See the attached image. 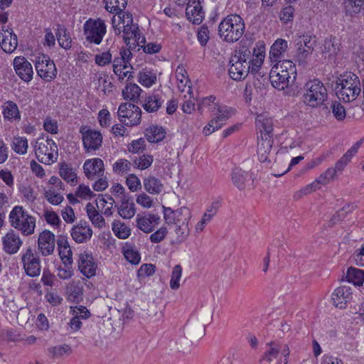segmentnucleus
<instances>
[{
	"label": "nucleus",
	"mask_w": 364,
	"mask_h": 364,
	"mask_svg": "<svg viewBox=\"0 0 364 364\" xmlns=\"http://www.w3.org/2000/svg\"><path fill=\"white\" fill-rule=\"evenodd\" d=\"M122 253L125 259L132 264H138L141 261V255L136 247L131 243L126 242L122 247Z\"/></svg>",
	"instance_id": "79ce46f5"
},
{
	"label": "nucleus",
	"mask_w": 364,
	"mask_h": 364,
	"mask_svg": "<svg viewBox=\"0 0 364 364\" xmlns=\"http://www.w3.org/2000/svg\"><path fill=\"white\" fill-rule=\"evenodd\" d=\"M245 29L243 19L237 14L228 15L223 19L218 26L220 37L228 43L237 41L244 34Z\"/></svg>",
	"instance_id": "39448f33"
},
{
	"label": "nucleus",
	"mask_w": 364,
	"mask_h": 364,
	"mask_svg": "<svg viewBox=\"0 0 364 364\" xmlns=\"http://www.w3.org/2000/svg\"><path fill=\"white\" fill-rule=\"evenodd\" d=\"M107 33V26L100 18H89L83 25L85 40L90 43L100 45Z\"/></svg>",
	"instance_id": "1a4fd4ad"
},
{
	"label": "nucleus",
	"mask_w": 364,
	"mask_h": 364,
	"mask_svg": "<svg viewBox=\"0 0 364 364\" xmlns=\"http://www.w3.org/2000/svg\"><path fill=\"white\" fill-rule=\"evenodd\" d=\"M272 136H258L257 154L260 162H271L274 158Z\"/></svg>",
	"instance_id": "f3484780"
},
{
	"label": "nucleus",
	"mask_w": 364,
	"mask_h": 364,
	"mask_svg": "<svg viewBox=\"0 0 364 364\" xmlns=\"http://www.w3.org/2000/svg\"><path fill=\"white\" fill-rule=\"evenodd\" d=\"M327 99V89L318 79L308 80L301 89L302 102L309 108H318L324 105Z\"/></svg>",
	"instance_id": "f03ea898"
},
{
	"label": "nucleus",
	"mask_w": 364,
	"mask_h": 364,
	"mask_svg": "<svg viewBox=\"0 0 364 364\" xmlns=\"http://www.w3.org/2000/svg\"><path fill=\"white\" fill-rule=\"evenodd\" d=\"M64 188L46 187L44 191V197L46 200L53 205H58L64 200Z\"/></svg>",
	"instance_id": "c9c22d12"
},
{
	"label": "nucleus",
	"mask_w": 364,
	"mask_h": 364,
	"mask_svg": "<svg viewBox=\"0 0 364 364\" xmlns=\"http://www.w3.org/2000/svg\"><path fill=\"white\" fill-rule=\"evenodd\" d=\"M186 14L188 19L195 24H200L204 18V12L199 1H189Z\"/></svg>",
	"instance_id": "7c9ffc66"
},
{
	"label": "nucleus",
	"mask_w": 364,
	"mask_h": 364,
	"mask_svg": "<svg viewBox=\"0 0 364 364\" xmlns=\"http://www.w3.org/2000/svg\"><path fill=\"white\" fill-rule=\"evenodd\" d=\"M130 54L129 50L122 51L121 57L114 58L113 60V71L120 81L127 82L132 77L133 68L128 60Z\"/></svg>",
	"instance_id": "f8f14e48"
},
{
	"label": "nucleus",
	"mask_w": 364,
	"mask_h": 364,
	"mask_svg": "<svg viewBox=\"0 0 364 364\" xmlns=\"http://www.w3.org/2000/svg\"><path fill=\"white\" fill-rule=\"evenodd\" d=\"M319 190L316 183L313 181L312 183L302 187L299 191L295 192L293 195L294 200H299L304 196H307L316 191Z\"/></svg>",
	"instance_id": "338daca9"
},
{
	"label": "nucleus",
	"mask_w": 364,
	"mask_h": 364,
	"mask_svg": "<svg viewBox=\"0 0 364 364\" xmlns=\"http://www.w3.org/2000/svg\"><path fill=\"white\" fill-rule=\"evenodd\" d=\"M95 194L88 186L80 184L76 189L75 196L82 200H91Z\"/></svg>",
	"instance_id": "774afa93"
},
{
	"label": "nucleus",
	"mask_w": 364,
	"mask_h": 364,
	"mask_svg": "<svg viewBox=\"0 0 364 364\" xmlns=\"http://www.w3.org/2000/svg\"><path fill=\"white\" fill-rule=\"evenodd\" d=\"M55 246V235L50 230L41 232L38 238V250L43 256H49L54 252Z\"/></svg>",
	"instance_id": "412c9836"
},
{
	"label": "nucleus",
	"mask_w": 364,
	"mask_h": 364,
	"mask_svg": "<svg viewBox=\"0 0 364 364\" xmlns=\"http://www.w3.org/2000/svg\"><path fill=\"white\" fill-rule=\"evenodd\" d=\"M132 166L133 162L132 163L127 159L121 158L112 164V171L116 175L123 176L130 172Z\"/></svg>",
	"instance_id": "de8ad7c7"
},
{
	"label": "nucleus",
	"mask_w": 364,
	"mask_h": 364,
	"mask_svg": "<svg viewBox=\"0 0 364 364\" xmlns=\"http://www.w3.org/2000/svg\"><path fill=\"white\" fill-rule=\"evenodd\" d=\"M352 289L348 286H341L334 289L331 294L333 304L339 309H345L352 300Z\"/></svg>",
	"instance_id": "4be33fe9"
},
{
	"label": "nucleus",
	"mask_w": 364,
	"mask_h": 364,
	"mask_svg": "<svg viewBox=\"0 0 364 364\" xmlns=\"http://www.w3.org/2000/svg\"><path fill=\"white\" fill-rule=\"evenodd\" d=\"M164 219L168 224H182L188 223L191 218V212L186 207H181L176 210L171 208H164Z\"/></svg>",
	"instance_id": "2eb2a0df"
},
{
	"label": "nucleus",
	"mask_w": 364,
	"mask_h": 364,
	"mask_svg": "<svg viewBox=\"0 0 364 364\" xmlns=\"http://www.w3.org/2000/svg\"><path fill=\"white\" fill-rule=\"evenodd\" d=\"M142 89L135 83L127 84L122 90L123 97L129 101L136 102L139 98Z\"/></svg>",
	"instance_id": "49530a36"
},
{
	"label": "nucleus",
	"mask_w": 364,
	"mask_h": 364,
	"mask_svg": "<svg viewBox=\"0 0 364 364\" xmlns=\"http://www.w3.org/2000/svg\"><path fill=\"white\" fill-rule=\"evenodd\" d=\"M247 178V173L241 169H235L232 173V181L240 190L245 188Z\"/></svg>",
	"instance_id": "bf43d9fd"
},
{
	"label": "nucleus",
	"mask_w": 364,
	"mask_h": 364,
	"mask_svg": "<svg viewBox=\"0 0 364 364\" xmlns=\"http://www.w3.org/2000/svg\"><path fill=\"white\" fill-rule=\"evenodd\" d=\"M360 80L352 73L341 75L336 81V95L345 102L355 100L360 93Z\"/></svg>",
	"instance_id": "20e7f679"
},
{
	"label": "nucleus",
	"mask_w": 364,
	"mask_h": 364,
	"mask_svg": "<svg viewBox=\"0 0 364 364\" xmlns=\"http://www.w3.org/2000/svg\"><path fill=\"white\" fill-rule=\"evenodd\" d=\"M82 144L86 152L98 150L102 144V135L100 132L91 129L86 126L80 129Z\"/></svg>",
	"instance_id": "4468645a"
},
{
	"label": "nucleus",
	"mask_w": 364,
	"mask_h": 364,
	"mask_svg": "<svg viewBox=\"0 0 364 364\" xmlns=\"http://www.w3.org/2000/svg\"><path fill=\"white\" fill-rule=\"evenodd\" d=\"M289 353V348L287 344L271 342L267 344V348L264 353L263 360L271 362L280 354L284 358V360H281V363L287 364Z\"/></svg>",
	"instance_id": "dca6fc26"
},
{
	"label": "nucleus",
	"mask_w": 364,
	"mask_h": 364,
	"mask_svg": "<svg viewBox=\"0 0 364 364\" xmlns=\"http://www.w3.org/2000/svg\"><path fill=\"white\" fill-rule=\"evenodd\" d=\"M218 105L219 102L213 95L202 97L198 102V107L200 112L208 109L210 112H214Z\"/></svg>",
	"instance_id": "603ef678"
},
{
	"label": "nucleus",
	"mask_w": 364,
	"mask_h": 364,
	"mask_svg": "<svg viewBox=\"0 0 364 364\" xmlns=\"http://www.w3.org/2000/svg\"><path fill=\"white\" fill-rule=\"evenodd\" d=\"M70 235L77 243H84L91 239L92 230L88 223L80 221L71 228Z\"/></svg>",
	"instance_id": "b1692460"
},
{
	"label": "nucleus",
	"mask_w": 364,
	"mask_h": 364,
	"mask_svg": "<svg viewBox=\"0 0 364 364\" xmlns=\"http://www.w3.org/2000/svg\"><path fill=\"white\" fill-rule=\"evenodd\" d=\"M0 45L6 53L14 52L18 46L16 35L11 31L2 29L0 31Z\"/></svg>",
	"instance_id": "cd10ccee"
},
{
	"label": "nucleus",
	"mask_w": 364,
	"mask_h": 364,
	"mask_svg": "<svg viewBox=\"0 0 364 364\" xmlns=\"http://www.w3.org/2000/svg\"><path fill=\"white\" fill-rule=\"evenodd\" d=\"M252 52L247 48L240 49L230 60L229 74L232 79L241 80L245 79L250 70Z\"/></svg>",
	"instance_id": "423d86ee"
},
{
	"label": "nucleus",
	"mask_w": 364,
	"mask_h": 364,
	"mask_svg": "<svg viewBox=\"0 0 364 364\" xmlns=\"http://www.w3.org/2000/svg\"><path fill=\"white\" fill-rule=\"evenodd\" d=\"M256 126L259 130V136H272L273 121L267 114H259L256 118Z\"/></svg>",
	"instance_id": "72a5a7b5"
},
{
	"label": "nucleus",
	"mask_w": 364,
	"mask_h": 364,
	"mask_svg": "<svg viewBox=\"0 0 364 364\" xmlns=\"http://www.w3.org/2000/svg\"><path fill=\"white\" fill-rule=\"evenodd\" d=\"M87 215L95 227L98 228H102L105 227V220L101 214L99 213V210L96 209L95 207L91 203H87L86 205Z\"/></svg>",
	"instance_id": "e433bc0d"
},
{
	"label": "nucleus",
	"mask_w": 364,
	"mask_h": 364,
	"mask_svg": "<svg viewBox=\"0 0 364 364\" xmlns=\"http://www.w3.org/2000/svg\"><path fill=\"white\" fill-rule=\"evenodd\" d=\"M34 151L38 160L45 164H52L58 159V146L51 139H37L34 144Z\"/></svg>",
	"instance_id": "6e6552de"
},
{
	"label": "nucleus",
	"mask_w": 364,
	"mask_h": 364,
	"mask_svg": "<svg viewBox=\"0 0 364 364\" xmlns=\"http://www.w3.org/2000/svg\"><path fill=\"white\" fill-rule=\"evenodd\" d=\"M157 71L152 68H145L139 71L137 81L143 87L149 88L157 82Z\"/></svg>",
	"instance_id": "2f4dec72"
},
{
	"label": "nucleus",
	"mask_w": 364,
	"mask_h": 364,
	"mask_svg": "<svg viewBox=\"0 0 364 364\" xmlns=\"http://www.w3.org/2000/svg\"><path fill=\"white\" fill-rule=\"evenodd\" d=\"M296 69L295 64L289 60H283L275 63L269 73V80L274 87L283 90L289 85L291 76L295 79Z\"/></svg>",
	"instance_id": "7ed1b4c3"
},
{
	"label": "nucleus",
	"mask_w": 364,
	"mask_h": 364,
	"mask_svg": "<svg viewBox=\"0 0 364 364\" xmlns=\"http://www.w3.org/2000/svg\"><path fill=\"white\" fill-rule=\"evenodd\" d=\"M146 149V141L143 138L132 141L127 145V150L132 154L142 153Z\"/></svg>",
	"instance_id": "e2e57ef3"
},
{
	"label": "nucleus",
	"mask_w": 364,
	"mask_h": 364,
	"mask_svg": "<svg viewBox=\"0 0 364 364\" xmlns=\"http://www.w3.org/2000/svg\"><path fill=\"white\" fill-rule=\"evenodd\" d=\"M60 258L63 263L73 264V252L67 240L58 242Z\"/></svg>",
	"instance_id": "8fccbe9b"
},
{
	"label": "nucleus",
	"mask_w": 364,
	"mask_h": 364,
	"mask_svg": "<svg viewBox=\"0 0 364 364\" xmlns=\"http://www.w3.org/2000/svg\"><path fill=\"white\" fill-rule=\"evenodd\" d=\"M141 109L139 107L131 103H123L118 109L119 121L126 126H136L141 120Z\"/></svg>",
	"instance_id": "9b49d317"
},
{
	"label": "nucleus",
	"mask_w": 364,
	"mask_h": 364,
	"mask_svg": "<svg viewBox=\"0 0 364 364\" xmlns=\"http://www.w3.org/2000/svg\"><path fill=\"white\" fill-rule=\"evenodd\" d=\"M77 266L80 272L87 278L96 274L97 264L92 255L87 251H82L78 255Z\"/></svg>",
	"instance_id": "a211bd4d"
},
{
	"label": "nucleus",
	"mask_w": 364,
	"mask_h": 364,
	"mask_svg": "<svg viewBox=\"0 0 364 364\" xmlns=\"http://www.w3.org/2000/svg\"><path fill=\"white\" fill-rule=\"evenodd\" d=\"M343 4L346 15L351 16L359 14L364 6V4H360L359 1H355V0H344Z\"/></svg>",
	"instance_id": "13d9d810"
},
{
	"label": "nucleus",
	"mask_w": 364,
	"mask_h": 364,
	"mask_svg": "<svg viewBox=\"0 0 364 364\" xmlns=\"http://www.w3.org/2000/svg\"><path fill=\"white\" fill-rule=\"evenodd\" d=\"M35 67L38 75L43 80L50 82L57 75L54 62L45 54H39L36 58Z\"/></svg>",
	"instance_id": "9d476101"
},
{
	"label": "nucleus",
	"mask_w": 364,
	"mask_h": 364,
	"mask_svg": "<svg viewBox=\"0 0 364 364\" xmlns=\"http://www.w3.org/2000/svg\"><path fill=\"white\" fill-rule=\"evenodd\" d=\"M1 112L4 120L10 122H19L21 119L18 105L11 100L6 101L2 105Z\"/></svg>",
	"instance_id": "c85d7f7f"
},
{
	"label": "nucleus",
	"mask_w": 364,
	"mask_h": 364,
	"mask_svg": "<svg viewBox=\"0 0 364 364\" xmlns=\"http://www.w3.org/2000/svg\"><path fill=\"white\" fill-rule=\"evenodd\" d=\"M114 204V198L108 195H99L96 200L97 209L106 217H109L113 214Z\"/></svg>",
	"instance_id": "f704fd0d"
},
{
	"label": "nucleus",
	"mask_w": 364,
	"mask_h": 364,
	"mask_svg": "<svg viewBox=\"0 0 364 364\" xmlns=\"http://www.w3.org/2000/svg\"><path fill=\"white\" fill-rule=\"evenodd\" d=\"M57 277L63 280H68L71 279L74 274L75 270L73 264H67L62 262L56 266Z\"/></svg>",
	"instance_id": "864d4df0"
},
{
	"label": "nucleus",
	"mask_w": 364,
	"mask_h": 364,
	"mask_svg": "<svg viewBox=\"0 0 364 364\" xmlns=\"http://www.w3.org/2000/svg\"><path fill=\"white\" fill-rule=\"evenodd\" d=\"M176 77L177 82V87L180 91H185V89L187 86L188 89H190V86L188 85L190 81L187 75V72L183 67L178 66L176 68Z\"/></svg>",
	"instance_id": "6e6d98bb"
},
{
	"label": "nucleus",
	"mask_w": 364,
	"mask_h": 364,
	"mask_svg": "<svg viewBox=\"0 0 364 364\" xmlns=\"http://www.w3.org/2000/svg\"><path fill=\"white\" fill-rule=\"evenodd\" d=\"M118 214L124 219H131L136 213V207L132 201L125 200L117 208Z\"/></svg>",
	"instance_id": "09e8293b"
},
{
	"label": "nucleus",
	"mask_w": 364,
	"mask_h": 364,
	"mask_svg": "<svg viewBox=\"0 0 364 364\" xmlns=\"http://www.w3.org/2000/svg\"><path fill=\"white\" fill-rule=\"evenodd\" d=\"M182 277V267L180 264L175 265L172 269L170 287L171 289L176 290L180 287V281Z\"/></svg>",
	"instance_id": "052dcab7"
},
{
	"label": "nucleus",
	"mask_w": 364,
	"mask_h": 364,
	"mask_svg": "<svg viewBox=\"0 0 364 364\" xmlns=\"http://www.w3.org/2000/svg\"><path fill=\"white\" fill-rule=\"evenodd\" d=\"M59 174L64 181L70 183L71 186H75L77 184V174L70 165L66 163L60 164Z\"/></svg>",
	"instance_id": "4c0bfd02"
},
{
	"label": "nucleus",
	"mask_w": 364,
	"mask_h": 364,
	"mask_svg": "<svg viewBox=\"0 0 364 364\" xmlns=\"http://www.w3.org/2000/svg\"><path fill=\"white\" fill-rule=\"evenodd\" d=\"M145 136L149 142L157 143L164 139L166 131L162 127L151 126L146 129Z\"/></svg>",
	"instance_id": "37998d69"
},
{
	"label": "nucleus",
	"mask_w": 364,
	"mask_h": 364,
	"mask_svg": "<svg viewBox=\"0 0 364 364\" xmlns=\"http://www.w3.org/2000/svg\"><path fill=\"white\" fill-rule=\"evenodd\" d=\"M58 41L59 45L64 49H69L71 47V39L69 33L64 28L58 29Z\"/></svg>",
	"instance_id": "69168bd1"
},
{
	"label": "nucleus",
	"mask_w": 364,
	"mask_h": 364,
	"mask_svg": "<svg viewBox=\"0 0 364 364\" xmlns=\"http://www.w3.org/2000/svg\"><path fill=\"white\" fill-rule=\"evenodd\" d=\"M112 230L114 235L121 240L127 239L132 232L129 225L119 220H114L112 223Z\"/></svg>",
	"instance_id": "ea45409f"
},
{
	"label": "nucleus",
	"mask_w": 364,
	"mask_h": 364,
	"mask_svg": "<svg viewBox=\"0 0 364 364\" xmlns=\"http://www.w3.org/2000/svg\"><path fill=\"white\" fill-rule=\"evenodd\" d=\"M12 149L18 154H26L28 151V140L23 136H14L11 143Z\"/></svg>",
	"instance_id": "5fc2aeb1"
},
{
	"label": "nucleus",
	"mask_w": 364,
	"mask_h": 364,
	"mask_svg": "<svg viewBox=\"0 0 364 364\" xmlns=\"http://www.w3.org/2000/svg\"><path fill=\"white\" fill-rule=\"evenodd\" d=\"M13 65L16 75L23 81L26 82L31 81L33 76V67L25 57H16L14 60Z\"/></svg>",
	"instance_id": "aec40b11"
},
{
	"label": "nucleus",
	"mask_w": 364,
	"mask_h": 364,
	"mask_svg": "<svg viewBox=\"0 0 364 364\" xmlns=\"http://www.w3.org/2000/svg\"><path fill=\"white\" fill-rule=\"evenodd\" d=\"M127 4V0H105L106 10L116 14L112 19L114 33L116 35L122 33L124 41L128 46L139 41L140 33L138 27L132 23V14L123 12Z\"/></svg>",
	"instance_id": "f257e3e1"
},
{
	"label": "nucleus",
	"mask_w": 364,
	"mask_h": 364,
	"mask_svg": "<svg viewBox=\"0 0 364 364\" xmlns=\"http://www.w3.org/2000/svg\"><path fill=\"white\" fill-rule=\"evenodd\" d=\"M11 225L18 230L24 235H30L34 232L36 218L29 215L21 206H15L9 214Z\"/></svg>",
	"instance_id": "0eeeda50"
},
{
	"label": "nucleus",
	"mask_w": 364,
	"mask_h": 364,
	"mask_svg": "<svg viewBox=\"0 0 364 364\" xmlns=\"http://www.w3.org/2000/svg\"><path fill=\"white\" fill-rule=\"evenodd\" d=\"M85 175L90 180L102 176L105 172L103 161L100 158L87 159L83 164Z\"/></svg>",
	"instance_id": "5701e85b"
},
{
	"label": "nucleus",
	"mask_w": 364,
	"mask_h": 364,
	"mask_svg": "<svg viewBox=\"0 0 364 364\" xmlns=\"http://www.w3.org/2000/svg\"><path fill=\"white\" fill-rule=\"evenodd\" d=\"M164 100L156 94H151L147 96L143 103V108L148 112H156L163 104Z\"/></svg>",
	"instance_id": "a19ab883"
},
{
	"label": "nucleus",
	"mask_w": 364,
	"mask_h": 364,
	"mask_svg": "<svg viewBox=\"0 0 364 364\" xmlns=\"http://www.w3.org/2000/svg\"><path fill=\"white\" fill-rule=\"evenodd\" d=\"M336 176L337 173L336 172L335 169L333 168V167H328L322 173H321L314 181V182L316 183L318 189H320L322 186L328 184L336 177Z\"/></svg>",
	"instance_id": "3c124183"
},
{
	"label": "nucleus",
	"mask_w": 364,
	"mask_h": 364,
	"mask_svg": "<svg viewBox=\"0 0 364 364\" xmlns=\"http://www.w3.org/2000/svg\"><path fill=\"white\" fill-rule=\"evenodd\" d=\"M364 142V139L356 141L347 151L336 162L333 168L336 173L342 172L351 161L353 157L358 153V149Z\"/></svg>",
	"instance_id": "bb28decb"
},
{
	"label": "nucleus",
	"mask_w": 364,
	"mask_h": 364,
	"mask_svg": "<svg viewBox=\"0 0 364 364\" xmlns=\"http://www.w3.org/2000/svg\"><path fill=\"white\" fill-rule=\"evenodd\" d=\"M346 277L349 283L360 287L364 282V270L351 267L348 269Z\"/></svg>",
	"instance_id": "c03bdc74"
},
{
	"label": "nucleus",
	"mask_w": 364,
	"mask_h": 364,
	"mask_svg": "<svg viewBox=\"0 0 364 364\" xmlns=\"http://www.w3.org/2000/svg\"><path fill=\"white\" fill-rule=\"evenodd\" d=\"M125 184L131 192H137L141 188V183L134 173H129L126 177Z\"/></svg>",
	"instance_id": "0e129e2a"
},
{
	"label": "nucleus",
	"mask_w": 364,
	"mask_h": 364,
	"mask_svg": "<svg viewBox=\"0 0 364 364\" xmlns=\"http://www.w3.org/2000/svg\"><path fill=\"white\" fill-rule=\"evenodd\" d=\"M297 55L301 58H306L314 50L315 39L309 35H303L295 38Z\"/></svg>",
	"instance_id": "a878e982"
},
{
	"label": "nucleus",
	"mask_w": 364,
	"mask_h": 364,
	"mask_svg": "<svg viewBox=\"0 0 364 364\" xmlns=\"http://www.w3.org/2000/svg\"><path fill=\"white\" fill-rule=\"evenodd\" d=\"M21 262L27 275L34 277L41 273V259L36 252L31 247L21 252Z\"/></svg>",
	"instance_id": "ddd939ff"
},
{
	"label": "nucleus",
	"mask_w": 364,
	"mask_h": 364,
	"mask_svg": "<svg viewBox=\"0 0 364 364\" xmlns=\"http://www.w3.org/2000/svg\"><path fill=\"white\" fill-rule=\"evenodd\" d=\"M22 244L19 235L14 230H10L2 237V248L9 255L16 254Z\"/></svg>",
	"instance_id": "393cba45"
},
{
	"label": "nucleus",
	"mask_w": 364,
	"mask_h": 364,
	"mask_svg": "<svg viewBox=\"0 0 364 364\" xmlns=\"http://www.w3.org/2000/svg\"><path fill=\"white\" fill-rule=\"evenodd\" d=\"M154 161L153 156L150 154H143L133 159V166L139 170H145L149 168Z\"/></svg>",
	"instance_id": "4d7b16f0"
},
{
	"label": "nucleus",
	"mask_w": 364,
	"mask_h": 364,
	"mask_svg": "<svg viewBox=\"0 0 364 364\" xmlns=\"http://www.w3.org/2000/svg\"><path fill=\"white\" fill-rule=\"evenodd\" d=\"M288 48L287 41L282 38H279L274 41L270 48L269 58L272 63H278L282 61L280 59L284 56Z\"/></svg>",
	"instance_id": "473e14b6"
},
{
	"label": "nucleus",
	"mask_w": 364,
	"mask_h": 364,
	"mask_svg": "<svg viewBox=\"0 0 364 364\" xmlns=\"http://www.w3.org/2000/svg\"><path fill=\"white\" fill-rule=\"evenodd\" d=\"M235 113V110L230 107L226 105H220L219 103L216 109L215 110V116L213 118L221 124L222 126L224 125L225 122L232 117Z\"/></svg>",
	"instance_id": "58836bf2"
},
{
	"label": "nucleus",
	"mask_w": 364,
	"mask_h": 364,
	"mask_svg": "<svg viewBox=\"0 0 364 364\" xmlns=\"http://www.w3.org/2000/svg\"><path fill=\"white\" fill-rule=\"evenodd\" d=\"M160 216L149 212L138 214L136 218V227L145 233L151 232L160 223Z\"/></svg>",
	"instance_id": "6ab92c4d"
},
{
	"label": "nucleus",
	"mask_w": 364,
	"mask_h": 364,
	"mask_svg": "<svg viewBox=\"0 0 364 364\" xmlns=\"http://www.w3.org/2000/svg\"><path fill=\"white\" fill-rule=\"evenodd\" d=\"M43 218L46 223L53 228H58L61 225V220L58 213L52 210H46Z\"/></svg>",
	"instance_id": "680f3d73"
},
{
	"label": "nucleus",
	"mask_w": 364,
	"mask_h": 364,
	"mask_svg": "<svg viewBox=\"0 0 364 364\" xmlns=\"http://www.w3.org/2000/svg\"><path fill=\"white\" fill-rule=\"evenodd\" d=\"M144 189L152 195L159 194L164 188L161 181L154 176H149L144 179Z\"/></svg>",
	"instance_id": "a18cd8bd"
},
{
	"label": "nucleus",
	"mask_w": 364,
	"mask_h": 364,
	"mask_svg": "<svg viewBox=\"0 0 364 364\" xmlns=\"http://www.w3.org/2000/svg\"><path fill=\"white\" fill-rule=\"evenodd\" d=\"M65 294L68 301L79 302L83 294V287L80 280H71L65 285Z\"/></svg>",
	"instance_id": "c756f323"
}]
</instances>
